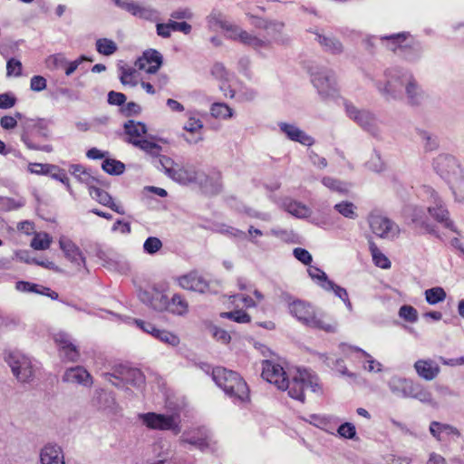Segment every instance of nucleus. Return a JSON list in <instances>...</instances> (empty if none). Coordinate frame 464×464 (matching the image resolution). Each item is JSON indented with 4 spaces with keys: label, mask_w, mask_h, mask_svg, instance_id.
<instances>
[{
    "label": "nucleus",
    "mask_w": 464,
    "mask_h": 464,
    "mask_svg": "<svg viewBox=\"0 0 464 464\" xmlns=\"http://www.w3.org/2000/svg\"><path fill=\"white\" fill-rule=\"evenodd\" d=\"M20 138L30 150L50 153L53 147L49 143L52 139L51 121L44 118H25L20 123Z\"/></svg>",
    "instance_id": "obj_1"
},
{
    "label": "nucleus",
    "mask_w": 464,
    "mask_h": 464,
    "mask_svg": "<svg viewBox=\"0 0 464 464\" xmlns=\"http://www.w3.org/2000/svg\"><path fill=\"white\" fill-rule=\"evenodd\" d=\"M288 311L292 316L307 327L325 333H334L336 331V322L317 311L313 304L306 301L294 300L288 304Z\"/></svg>",
    "instance_id": "obj_2"
},
{
    "label": "nucleus",
    "mask_w": 464,
    "mask_h": 464,
    "mask_svg": "<svg viewBox=\"0 0 464 464\" xmlns=\"http://www.w3.org/2000/svg\"><path fill=\"white\" fill-rule=\"evenodd\" d=\"M212 379L234 401H249V388L238 372L222 366H217L212 370Z\"/></svg>",
    "instance_id": "obj_3"
},
{
    "label": "nucleus",
    "mask_w": 464,
    "mask_h": 464,
    "mask_svg": "<svg viewBox=\"0 0 464 464\" xmlns=\"http://www.w3.org/2000/svg\"><path fill=\"white\" fill-rule=\"evenodd\" d=\"M434 169L450 184L456 198L464 199V177L458 160L450 155H440L434 161Z\"/></svg>",
    "instance_id": "obj_4"
},
{
    "label": "nucleus",
    "mask_w": 464,
    "mask_h": 464,
    "mask_svg": "<svg viewBox=\"0 0 464 464\" xmlns=\"http://www.w3.org/2000/svg\"><path fill=\"white\" fill-rule=\"evenodd\" d=\"M306 389H310L313 392H320L319 379L311 371L299 368L290 379L285 380V384L281 390L287 391L292 399L304 402Z\"/></svg>",
    "instance_id": "obj_5"
},
{
    "label": "nucleus",
    "mask_w": 464,
    "mask_h": 464,
    "mask_svg": "<svg viewBox=\"0 0 464 464\" xmlns=\"http://www.w3.org/2000/svg\"><path fill=\"white\" fill-rule=\"evenodd\" d=\"M143 423L150 429L159 430H170L178 435L181 431L179 415H165L155 412H148L140 415Z\"/></svg>",
    "instance_id": "obj_6"
},
{
    "label": "nucleus",
    "mask_w": 464,
    "mask_h": 464,
    "mask_svg": "<svg viewBox=\"0 0 464 464\" xmlns=\"http://www.w3.org/2000/svg\"><path fill=\"white\" fill-rule=\"evenodd\" d=\"M5 361L19 382H27L32 379L34 375L33 365L27 356L18 351H12L8 353Z\"/></svg>",
    "instance_id": "obj_7"
},
{
    "label": "nucleus",
    "mask_w": 464,
    "mask_h": 464,
    "mask_svg": "<svg viewBox=\"0 0 464 464\" xmlns=\"http://www.w3.org/2000/svg\"><path fill=\"white\" fill-rule=\"evenodd\" d=\"M150 305L156 310H168L179 315H183L188 311L187 300L179 294H174L169 300L166 295L157 292L150 301Z\"/></svg>",
    "instance_id": "obj_8"
},
{
    "label": "nucleus",
    "mask_w": 464,
    "mask_h": 464,
    "mask_svg": "<svg viewBox=\"0 0 464 464\" xmlns=\"http://www.w3.org/2000/svg\"><path fill=\"white\" fill-rule=\"evenodd\" d=\"M261 376L264 380L273 383L279 390L285 386V380L288 379V376L284 368L279 363L269 360H265L262 362Z\"/></svg>",
    "instance_id": "obj_9"
},
{
    "label": "nucleus",
    "mask_w": 464,
    "mask_h": 464,
    "mask_svg": "<svg viewBox=\"0 0 464 464\" xmlns=\"http://www.w3.org/2000/svg\"><path fill=\"white\" fill-rule=\"evenodd\" d=\"M84 61L92 62V59L87 58L85 55H81L76 60L70 62L66 59V57L63 53H55L50 55L46 59L47 67L51 70H62L64 72L65 75H72L78 66Z\"/></svg>",
    "instance_id": "obj_10"
},
{
    "label": "nucleus",
    "mask_w": 464,
    "mask_h": 464,
    "mask_svg": "<svg viewBox=\"0 0 464 464\" xmlns=\"http://www.w3.org/2000/svg\"><path fill=\"white\" fill-rule=\"evenodd\" d=\"M429 430L438 441H444L446 440H456L461 438V432L458 428L436 420L430 423Z\"/></svg>",
    "instance_id": "obj_11"
},
{
    "label": "nucleus",
    "mask_w": 464,
    "mask_h": 464,
    "mask_svg": "<svg viewBox=\"0 0 464 464\" xmlns=\"http://www.w3.org/2000/svg\"><path fill=\"white\" fill-rule=\"evenodd\" d=\"M115 5L121 9L130 13L133 16L140 19L152 20L155 17L156 11L149 6L141 5L134 0H113Z\"/></svg>",
    "instance_id": "obj_12"
},
{
    "label": "nucleus",
    "mask_w": 464,
    "mask_h": 464,
    "mask_svg": "<svg viewBox=\"0 0 464 464\" xmlns=\"http://www.w3.org/2000/svg\"><path fill=\"white\" fill-rule=\"evenodd\" d=\"M162 64L161 54L154 49L145 51L135 63V66L148 73H155Z\"/></svg>",
    "instance_id": "obj_13"
},
{
    "label": "nucleus",
    "mask_w": 464,
    "mask_h": 464,
    "mask_svg": "<svg viewBox=\"0 0 464 464\" xmlns=\"http://www.w3.org/2000/svg\"><path fill=\"white\" fill-rule=\"evenodd\" d=\"M179 285L186 290L205 293L208 290V281L198 272L192 271L178 278Z\"/></svg>",
    "instance_id": "obj_14"
},
{
    "label": "nucleus",
    "mask_w": 464,
    "mask_h": 464,
    "mask_svg": "<svg viewBox=\"0 0 464 464\" xmlns=\"http://www.w3.org/2000/svg\"><path fill=\"white\" fill-rule=\"evenodd\" d=\"M223 28L227 32L237 33L236 36H232V39L235 41H239L241 44L253 47L255 49L262 48L266 46V42L263 39H260L255 34H249L248 32L240 29L237 25L228 24L224 25Z\"/></svg>",
    "instance_id": "obj_15"
},
{
    "label": "nucleus",
    "mask_w": 464,
    "mask_h": 464,
    "mask_svg": "<svg viewBox=\"0 0 464 464\" xmlns=\"http://www.w3.org/2000/svg\"><path fill=\"white\" fill-rule=\"evenodd\" d=\"M414 369L421 379L432 381L440 372V365L431 359H420L414 362Z\"/></svg>",
    "instance_id": "obj_16"
},
{
    "label": "nucleus",
    "mask_w": 464,
    "mask_h": 464,
    "mask_svg": "<svg viewBox=\"0 0 464 464\" xmlns=\"http://www.w3.org/2000/svg\"><path fill=\"white\" fill-rule=\"evenodd\" d=\"M41 464H65L63 449L56 445L48 443L40 452Z\"/></svg>",
    "instance_id": "obj_17"
},
{
    "label": "nucleus",
    "mask_w": 464,
    "mask_h": 464,
    "mask_svg": "<svg viewBox=\"0 0 464 464\" xmlns=\"http://www.w3.org/2000/svg\"><path fill=\"white\" fill-rule=\"evenodd\" d=\"M89 194L97 202H99L100 204H102L105 207L110 208L114 212L121 214V215H123L125 213L124 209L121 206L117 205L114 202L112 197L107 191L103 190L102 188H98L95 185H93L89 188Z\"/></svg>",
    "instance_id": "obj_18"
},
{
    "label": "nucleus",
    "mask_w": 464,
    "mask_h": 464,
    "mask_svg": "<svg viewBox=\"0 0 464 464\" xmlns=\"http://www.w3.org/2000/svg\"><path fill=\"white\" fill-rule=\"evenodd\" d=\"M348 116L364 129L370 130L374 123V117L367 111H360L352 103L345 102Z\"/></svg>",
    "instance_id": "obj_19"
},
{
    "label": "nucleus",
    "mask_w": 464,
    "mask_h": 464,
    "mask_svg": "<svg viewBox=\"0 0 464 464\" xmlns=\"http://www.w3.org/2000/svg\"><path fill=\"white\" fill-rule=\"evenodd\" d=\"M368 221L372 233L381 237L388 236L393 227L389 218L378 214H371Z\"/></svg>",
    "instance_id": "obj_20"
},
{
    "label": "nucleus",
    "mask_w": 464,
    "mask_h": 464,
    "mask_svg": "<svg viewBox=\"0 0 464 464\" xmlns=\"http://www.w3.org/2000/svg\"><path fill=\"white\" fill-rule=\"evenodd\" d=\"M63 381L82 384L84 386H91L92 384L91 374L82 366L68 369L63 375Z\"/></svg>",
    "instance_id": "obj_21"
},
{
    "label": "nucleus",
    "mask_w": 464,
    "mask_h": 464,
    "mask_svg": "<svg viewBox=\"0 0 464 464\" xmlns=\"http://www.w3.org/2000/svg\"><path fill=\"white\" fill-rule=\"evenodd\" d=\"M124 131L128 136V142L135 146V142L137 140H141L145 138L144 136L147 133V127L140 121L130 120L124 123Z\"/></svg>",
    "instance_id": "obj_22"
},
{
    "label": "nucleus",
    "mask_w": 464,
    "mask_h": 464,
    "mask_svg": "<svg viewBox=\"0 0 464 464\" xmlns=\"http://www.w3.org/2000/svg\"><path fill=\"white\" fill-rule=\"evenodd\" d=\"M312 82L322 95L330 96L336 92V82L333 76L317 73L313 76Z\"/></svg>",
    "instance_id": "obj_23"
},
{
    "label": "nucleus",
    "mask_w": 464,
    "mask_h": 464,
    "mask_svg": "<svg viewBox=\"0 0 464 464\" xmlns=\"http://www.w3.org/2000/svg\"><path fill=\"white\" fill-rule=\"evenodd\" d=\"M279 126L281 130L285 132L291 140L300 142L301 144L306 146H311L314 143L312 137L306 135L303 130H299L295 125L283 122Z\"/></svg>",
    "instance_id": "obj_24"
},
{
    "label": "nucleus",
    "mask_w": 464,
    "mask_h": 464,
    "mask_svg": "<svg viewBox=\"0 0 464 464\" xmlns=\"http://www.w3.org/2000/svg\"><path fill=\"white\" fill-rule=\"evenodd\" d=\"M60 247L65 256L77 266H85V258L80 248L71 240H60Z\"/></svg>",
    "instance_id": "obj_25"
},
{
    "label": "nucleus",
    "mask_w": 464,
    "mask_h": 464,
    "mask_svg": "<svg viewBox=\"0 0 464 464\" xmlns=\"http://www.w3.org/2000/svg\"><path fill=\"white\" fill-rule=\"evenodd\" d=\"M198 175L193 168L178 167L169 178L179 184L188 185L198 181Z\"/></svg>",
    "instance_id": "obj_26"
},
{
    "label": "nucleus",
    "mask_w": 464,
    "mask_h": 464,
    "mask_svg": "<svg viewBox=\"0 0 464 464\" xmlns=\"http://www.w3.org/2000/svg\"><path fill=\"white\" fill-rule=\"evenodd\" d=\"M16 289L23 292H32L40 294L43 295H47L52 299H57L58 294L54 291H52L49 287H45L37 284L19 281L16 283Z\"/></svg>",
    "instance_id": "obj_27"
},
{
    "label": "nucleus",
    "mask_w": 464,
    "mask_h": 464,
    "mask_svg": "<svg viewBox=\"0 0 464 464\" xmlns=\"http://www.w3.org/2000/svg\"><path fill=\"white\" fill-rule=\"evenodd\" d=\"M410 36L409 33L402 32L399 34H394L391 35H384L381 37L382 41H388L389 45L388 48L396 53L398 50H402L410 47V45L404 44L407 38Z\"/></svg>",
    "instance_id": "obj_28"
},
{
    "label": "nucleus",
    "mask_w": 464,
    "mask_h": 464,
    "mask_svg": "<svg viewBox=\"0 0 464 464\" xmlns=\"http://www.w3.org/2000/svg\"><path fill=\"white\" fill-rule=\"evenodd\" d=\"M70 172L80 182L86 184L88 188H90L97 182V179L90 173V171L82 165H72L70 168Z\"/></svg>",
    "instance_id": "obj_29"
},
{
    "label": "nucleus",
    "mask_w": 464,
    "mask_h": 464,
    "mask_svg": "<svg viewBox=\"0 0 464 464\" xmlns=\"http://www.w3.org/2000/svg\"><path fill=\"white\" fill-rule=\"evenodd\" d=\"M428 211L435 220L443 223L447 228L455 231L453 222L449 219V211L441 204H437L433 208H428Z\"/></svg>",
    "instance_id": "obj_30"
},
{
    "label": "nucleus",
    "mask_w": 464,
    "mask_h": 464,
    "mask_svg": "<svg viewBox=\"0 0 464 464\" xmlns=\"http://www.w3.org/2000/svg\"><path fill=\"white\" fill-rule=\"evenodd\" d=\"M52 241L50 235L45 232L34 233L30 246L34 250H46L50 247Z\"/></svg>",
    "instance_id": "obj_31"
},
{
    "label": "nucleus",
    "mask_w": 464,
    "mask_h": 464,
    "mask_svg": "<svg viewBox=\"0 0 464 464\" xmlns=\"http://www.w3.org/2000/svg\"><path fill=\"white\" fill-rule=\"evenodd\" d=\"M319 44L324 46L325 51L336 54L343 52L341 42L335 38H329L321 34L317 35Z\"/></svg>",
    "instance_id": "obj_32"
},
{
    "label": "nucleus",
    "mask_w": 464,
    "mask_h": 464,
    "mask_svg": "<svg viewBox=\"0 0 464 464\" xmlns=\"http://www.w3.org/2000/svg\"><path fill=\"white\" fill-rule=\"evenodd\" d=\"M102 169L110 175H121L125 170V165L114 159H106L102 164Z\"/></svg>",
    "instance_id": "obj_33"
},
{
    "label": "nucleus",
    "mask_w": 464,
    "mask_h": 464,
    "mask_svg": "<svg viewBox=\"0 0 464 464\" xmlns=\"http://www.w3.org/2000/svg\"><path fill=\"white\" fill-rule=\"evenodd\" d=\"M370 250L375 266L382 269H387L391 267L390 260L388 259V257H386L385 255H383L381 252V250L377 247V246L374 243L370 244Z\"/></svg>",
    "instance_id": "obj_34"
},
{
    "label": "nucleus",
    "mask_w": 464,
    "mask_h": 464,
    "mask_svg": "<svg viewBox=\"0 0 464 464\" xmlns=\"http://www.w3.org/2000/svg\"><path fill=\"white\" fill-rule=\"evenodd\" d=\"M334 209L346 218L355 219L357 218L356 207L350 201H342L335 204Z\"/></svg>",
    "instance_id": "obj_35"
},
{
    "label": "nucleus",
    "mask_w": 464,
    "mask_h": 464,
    "mask_svg": "<svg viewBox=\"0 0 464 464\" xmlns=\"http://www.w3.org/2000/svg\"><path fill=\"white\" fill-rule=\"evenodd\" d=\"M135 147L140 149L141 150L145 151L146 153L153 157L160 156V153L161 151L160 145L157 144L156 142L148 140L145 138L142 139L141 140H137L135 142Z\"/></svg>",
    "instance_id": "obj_36"
},
{
    "label": "nucleus",
    "mask_w": 464,
    "mask_h": 464,
    "mask_svg": "<svg viewBox=\"0 0 464 464\" xmlns=\"http://www.w3.org/2000/svg\"><path fill=\"white\" fill-rule=\"evenodd\" d=\"M220 316L223 318L230 319L238 324H249L251 322L250 314L242 309H237L231 312H224L220 314Z\"/></svg>",
    "instance_id": "obj_37"
},
{
    "label": "nucleus",
    "mask_w": 464,
    "mask_h": 464,
    "mask_svg": "<svg viewBox=\"0 0 464 464\" xmlns=\"http://www.w3.org/2000/svg\"><path fill=\"white\" fill-rule=\"evenodd\" d=\"M97 52L103 55H111L117 51L116 44L108 38H100L96 41Z\"/></svg>",
    "instance_id": "obj_38"
},
{
    "label": "nucleus",
    "mask_w": 464,
    "mask_h": 464,
    "mask_svg": "<svg viewBox=\"0 0 464 464\" xmlns=\"http://www.w3.org/2000/svg\"><path fill=\"white\" fill-rule=\"evenodd\" d=\"M445 298L446 292L442 287H432L425 291V299L430 304H436L444 301Z\"/></svg>",
    "instance_id": "obj_39"
},
{
    "label": "nucleus",
    "mask_w": 464,
    "mask_h": 464,
    "mask_svg": "<svg viewBox=\"0 0 464 464\" xmlns=\"http://www.w3.org/2000/svg\"><path fill=\"white\" fill-rule=\"evenodd\" d=\"M211 115L216 118L228 119L233 116V110L225 103H214L210 109Z\"/></svg>",
    "instance_id": "obj_40"
},
{
    "label": "nucleus",
    "mask_w": 464,
    "mask_h": 464,
    "mask_svg": "<svg viewBox=\"0 0 464 464\" xmlns=\"http://www.w3.org/2000/svg\"><path fill=\"white\" fill-rule=\"evenodd\" d=\"M24 116L21 112L16 111L14 116L5 115L0 119V126L6 130L14 129L17 126L18 121H23Z\"/></svg>",
    "instance_id": "obj_41"
},
{
    "label": "nucleus",
    "mask_w": 464,
    "mask_h": 464,
    "mask_svg": "<svg viewBox=\"0 0 464 464\" xmlns=\"http://www.w3.org/2000/svg\"><path fill=\"white\" fill-rule=\"evenodd\" d=\"M59 356L66 362H77L80 357V353L74 343H72L67 348L60 350Z\"/></svg>",
    "instance_id": "obj_42"
},
{
    "label": "nucleus",
    "mask_w": 464,
    "mask_h": 464,
    "mask_svg": "<svg viewBox=\"0 0 464 464\" xmlns=\"http://www.w3.org/2000/svg\"><path fill=\"white\" fill-rule=\"evenodd\" d=\"M286 209L290 214L297 218L305 217L309 212V208L305 205L297 201L289 202L286 206Z\"/></svg>",
    "instance_id": "obj_43"
},
{
    "label": "nucleus",
    "mask_w": 464,
    "mask_h": 464,
    "mask_svg": "<svg viewBox=\"0 0 464 464\" xmlns=\"http://www.w3.org/2000/svg\"><path fill=\"white\" fill-rule=\"evenodd\" d=\"M356 352L360 353L365 359L366 363L363 365L364 369L369 372H380L382 364L375 361L368 353L361 348H356Z\"/></svg>",
    "instance_id": "obj_44"
},
{
    "label": "nucleus",
    "mask_w": 464,
    "mask_h": 464,
    "mask_svg": "<svg viewBox=\"0 0 464 464\" xmlns=\"http://www.w3.org/2000/svg\"><path fill=\"white\" fill-rule=\"evenodd\" d=\"M161 247L162 242L156 237H148L143 244L144 251L150 255L157 253Z\"/></svg>",
    "instance_id": "obj_45"
},
{
    "label": "nucleus",
    "mask_w": 464,
    "mask_h": 464,
    "mask_svg": "<svg viewBox=\"0 0 464 464\" xmlns=\"http://www.w3.org/2000/svg\"><path fill=\"white\" fill-rule=\"evenodd\" d=\"M120 79L124 85L136 86L138 82L136 71L132 68H123Z\"/></svg>",
    "instance_id": "obj_46"
},
{
    "label": "nucleus",
    "mask_w": 464,
    "mask_h": 464,
    "mask_svg": "<svg viewBox=\"0 0 464 464\" xmlns=\"http://www.w3.org/2000/svg\"><path fill=\"white\" fill-rule=\"evenodd\" d=\"M338 435L344 439H354L356 437L355 426L351 422L341 424L337 430Z\"/></svg>",
    "instance_id": "obj_47"
},
{
    "label": "nucleus",
    "mask_w": 464,
    "mask_h": 464,
    "mask_svg": "<svg viewBox=\"0 0 464 464\" xmlns=\"http://www.w3.org/2000/svg\"><path fill=\"white\" fill-rule=\"evenodd\" d=\"M402 85H403V82L401 80V78H396V79L388 80L385 87L383 89L379 87V89L384 94H389V95L394 96L395 92L397 91H400L401 88L402 87Z\"/></svg>",
    "instance_id": "obj_48"
},
{
    "label": "nucleus",
    "mask_w": 464,
    "mask_h": 464,
    "mask_svg": "<svg viewBox=\"0 0 464 464\" xmlns=\"http://www.w3.org/2000/svg\"><path fill=\"white\" fill-rule=\"evenodd\" d=\"M322 183L325 187L330 188L331 190L338 191V192H344V191H346V188H345L344 183H343L342 181H340V180H338L336 179H334V178H331V177H324L322 179Z\"/></svg>",
    "instance_id": "obj_49"
},
{
    "label": "nucleus",
    "mask_w": 464,
    "mask_h": 464,
    "mask_svg": "<svg viewBox=\"0 0 464 464\" xmlns=\"http://www.w3.org/2000/svg\"><path fill=\"white\" fill-rule=\"evenodd\" d=\"M418 85L415 82V80L412 78L411 75L409 76L408 83L406 85V92L408 95V98L410 100V102L414 105L418 104V101L416 100V97L418 95Z\"/></svg>",
    "instance_id": "obj_50"
},
{
    "label": "nucleus",
    "mask_w": 464,
    "mask_h": 464,
    "mask_svg": "<svg viewBox=\"0 0 464 464\" xmlns=\"http://www.w3.org/2000/svg\"><path fill=\"white\" fill-rule=\"evenodd\" d=\"M22 70L23 66L19 60H16L14 58H11L7 61L6 63V72L7 75H14L15 77H19L22 75Z\"/></svg>",
    "instance_id": "obj_51"
},
{
    "label": "nucleus",
    "mask_w": 464,
    "mask_h": 464,
    "mask_svg": "<svg viewBox=\"0 0 464 464\" xmlns=\"http://www.w3.org/2000/svg\"><path fill=\"white\" fill-rule=\"evenodd\" d=\"M399 314L401 317L411 323H414L418 320L417 310L411 305H402L400 308Z\"/></svg>",
    "instance_id": "obj_52"
},
{
    "label": "nucleus",
    "mask_w": 464,
    "mask_h": 464,
    "mask_svg": "<svg viewBox=\"0 0 464 464\" xmlns=\"http://www.w3.org/2000/svg\"><path fill=\"white\" fill-rule=\"evenodd\" d=\"M52 169H55V165L52 164H42V163H30L28 165V170L34 174H49L52 172Z\"/></svg>",
    "instance_id": "obj_53"
},
{
    "label": "nucleus",
    "mask_w": 464,
    "mask_h": 464,
    "mask_svg": "<svg viewBox=\"0 0 464 464\" xmlns=\"http://www.w3.org/2000/svg\"><path fill=\"white\" fill-rule=\"evenodd\" d=\"M203 128L202 121L194 116H190L183 129L190 133H197Z\"/></svg>",
    "instance_id": "obj_54"
},
{
    "label": "nucleus",
    "mask_w": 464,
    "mask_h": 464,
    "mask_svg": "<svg viewBox=\"0 0 464 464\" xmlns=\"http://www.w3.org/2000/svg\"><path fill=\"white\" fill-rule=\"evenodd\" d=\"M160 164L161 165L165 174L169 178L175 170V163L173 160L168 156L160 154Z\"/></svg>",
    "instance_id": "obj_55"
},
{
    "label": "nucleus",
    "mask_w": 464,
    "mask_h": 464,
    "mask_svg": "<svg viewBox=\"0 0 464 464\" xmlns=\"http://www.w3.org/2000/svg\"><path fill=\"white\" fill-rule=\"evenodd\" d=\"M46 86V79L41 75H34L30 80V89L34 92H42Z\"/></svg>",
    "instance_id": "obj_56"
},
{
    "label": "nucleus",
    "mask_w": 464,
    "mask_h": 464,
    "mask_svg": "<svg viewBox=\"0 0 464 464\" xmlns=\"http://www.w3.org/2000/svg\"><path fill=\"white\" fill-rule=\"evenodd\" d=\"M157 339L173 346L179 343V339L177 335L166 330H161V332L159 333Z\"/></svg>",
    "instance_id": "obj_57"
},
{
    "label": "nucleus",
    "mask_w": 464,
    "mask_h": 464,
    "mask_svg": "<svg viewBox=\"0 0 464 464\" xmlns=\"http://www.w3.org/2000/svg\"><path fill=\"white\" fill-rule=\"evenodd\" d=\"M50 174L53 179L59 180L63 184L66 185L68 188H70V180L64 169L55 166V169H52V172Z\"/></svg>",
    "instance_id": "obj_58"
},
{
    "label": "nucleus",
    "mask_w": 464,
    "mask_h": 464,
    "mask_svg": "<svg viewBox=\"0 0 464 464\" xmlns=\"http://www.w3.org/2000/svg\"><path fill=\"white\" fill-rule=\"evenodd\" d=\"M294 256L304 265H310L313 260L311 254L306 249L301 247L294 249Z\"/></svg>",
    "instance_id": "obj_59"
},
{
    "label": "nucleus",
    "mask_w": 464,
    "mask_h": 464,
    "mask_svg": "<svg viewBox=\"0 0 464 464\" xmlns=\"http://www.w3.org/2000/svg\"><path fill=\"white\" fill-rule=\"evenodd\" d=\"M327 285L328 287L332 289L340 299H342L344 303H347L349 305H351L348 293L344 288L335 285L333 281H327Z\"/></svg>",
    "instance_id": "obj_60"
},
{
    "label": "nucleus",
    "mask_w": 464,
    "mask_h": 464,
    "mask_svg": "<svg viewBox=\"0 0 464 464\" xmlns=\"http://www.w3.org/2000/svg\"><path fill=\"white\" fill-rule=\"evenodd\" d=\"M16 98L11 93H1L0 94V109H10L13 108L16 103Z\"/></svg>",
    "instance_id": "obj_61"
},
{
    "label": "nucleus",
    "mask_w": 464,
    "mask_h": 464,
    "mask_svg": "<svg viewBox=\"0 0 464 464\" xmlns=\"http://www.w3.org/2000/svg\"><path fill=\"white\" fill-rule=\"evenodd\" d=\"M54 342L58 347V352L63 348H67L73 343L69 335L63 333H59L54 335Z\"/></svg>",
    "instance_id": "obj_62"
},
{
    "label": "nucleus",
    "mask_w": 464,
    "mask_h": 464,
    "mask_svg": "<svg viewBox=\"0 0 464 464\" xmlns=\"http://www.w3.org/2000/svg\"><path fill=\"white\" fill-rule=\"evenodd\" d=\"M126 102L125 94L111 91L108 94V102L112 105H122Z\"/></svg>",
    "instance_id": "obj_63"
},
{
    "label": "nucleus",
    "mask_w": 464,
    "mask_h": 464,
    "mask_svg": "<svg viewBox=\"0 0 464 464\" xmlns=\"http://www.w3.org/2000/svg\"><path fill=\"white\" fill-rule=\"evenodd\" d=\"M213 336L223 343H228L231 340V336L228 332L219 327H215L213 329Z\"/></svg>",
    "instance_id": "obj_64"
}]
</instances>
